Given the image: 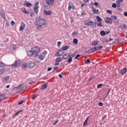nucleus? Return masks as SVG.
<instances>
[{
	"instance_id": "a878e982",
	"label": "nucleus",
	"mask_w": 127,
	"mask_h": 127,
	"mask_svg": "<svg viewBox=\"0 0 127 127\" xmlns=\"http://www.w3.org/2000/svg\"><path fill=\"white\" fill-rule=\"evenodd\" d=\"M11 50H15L16 49V46L15 45H12L10 46Z\"/></svg>"
},
{
	"instance_id": "5701e85b",
	"label": "nucleus",
	"mask_w": 127,
	"mask_h": 127,
	"mask_svg": "<svg viewBox=\"0 0 127 127\" xmlns=\"http://www.w3.org/2000/svg\"><path fill=\"white\" fill-rule=\"evenodd\" d=\"M47 88V83H44L41 88V90H44Z\"/></svg>"
},
{
	"instance_id": "473e14b6",
	"label": "nucleus",
	"mask_w": 127,
	"mask_h": 127,
	"mask_svg": "<svg viewBox=\"0 0 127 127\" xmlns=\"http://www.w3.org/2000/svg\"><path fill=\"white\" fill-rule=\"evenodd\" d=\"M22 87V84H20V85H19L17 87V89L18 90H19L20 91H22V88H21Z\"/></svg>"
},
{
	"instance_id": "9d476101",
	"label": "nucleus",
	"mask_w": 127,
	"mask_h": 127,
	"mask_svg": "<svg viewBox=\"0 0 127 127\" xmlns=\"http://www.w3.org/2000/svg\"><path fill=\"white\" fill-rule=\"evenodd\" d=\"M123 2H124V0H118L116 1V3L117 4V7H120L121 5L123 4Z\"/></svg>"
},
{
	"instance_id": "4be33fe9",
	"label": "nucleus",
	"mask_w": 127,
	"mask_h": 127,
	"mask_svg": "<svg viewBox=\"0 0 127 127\" xmlns=\"http://www.w3.org/2000/svg\"><path fill=\"white\" fill-rule=\"evenodd\" d=\"M27 66H28V64H27V63H24L22 65V69H26V68H27Z\"/></svg>"
},
{
	"instance_id": "aec40b11",
	"label": "nucleus",
	"mask_w": 127,
	"mask_h": 127,
	"mask_svg": "<svg viewBox=\"0 0 127 127\" xmlns=\"http://www.w3.org/2000/svg\"><path fill=\"white\" fill-rule=\"evenodd\" d=\"M31 3H30V2H24L23 5L24 6H27L28 7H29L30 6H31Z\"/></svg>"
},
{
	"instance_id": "58836bf2",
	"label": "nucleus",
	"mask_w": 127,
	"mask_h": 127,
	"mask_svg": "<svg viewBox=\"0 0 127 127\" xmlns=\"http://www.w3.org/2000/svg\"><path fill=\"white\" fill-rule=\"evenodd\" d=\"M4 72V68L0 69V74H1Z\"/></svg>"
},
{
	"instance_id": "1a4fd4ad",
	"label": "nucleus",
	"mask_w": 127,
	"mask_h": 127,
	"mask_svg": "<svg viewBox=\"0 0 127 127\" xmlns=\"http://www.w3.org/2000/svg\"><path fill=\"white\" fill-rule=\"evenodd\" d=\"M46 3L48 5H52L54 4V0H46Z\"/></svg>"
},
{
	"instance_id": "864d4df0",
	"label": "nucleus",
	"mask_w": 127,
	"mask_h": 127,
	"mask_svg": "<svg viewBox=\"0 0 127 127\" xmlns=\"http://www.w3.org/2000/svg\"><path fill=\"white\" fill-rule=\"evenodd\" d=\"M103 105H104L103 104L102 102H100L99 104H98V106H99V107H102V106H103Z\"/></svg>"
},
{
	"instance_id": "de8ad7c7",
	"label": "nucleus",
	"mask_w": 127,
	"mask_h": 127,
	"mask_svg": "<svg viewBox=\"0 0 127 127\" xmlns=\"http://www.w3.org/2000/svg\"><path fill=\"white\" fill-rule=\"evenodd\" d=\"M102 42H104V43H105V42L108 43V42H109V41H108V40H107V39H103Z\"/></svg>"
},
{
	"instance_id": "13d9d810",
	"label": "nucleus",
	"mask_w": 127,
	"mask_h": 127,
	"mask_svg": "<svg viewBox=\"0 0 127 127\" xmlns=\"http://www.w3.org/2000/svg\"><path fill=\"white\" fill-rule=\"evenodd\" d=\"M57 45L59 46V47H60V45H61V42H58L57 43Z\"/></svg>"
},
{
	"instance_id": "f03ea898",
	"label": "nucleus",
	"mask_w": 127,
	"mask_h": 127,
	"mask_svg": "<svg viewBox=\"0 0 127 127\" xmlns=\"http://www.w3.org/2000/svg\"><path fill=\"white\" fill-rule=\"evenodd\" d=\"M39 52H40V48L35 47L32 48L30 51H28L27 54L28 56H33V55H35V57H38Z\"/></svg>"
},
{
	"instance_id": "e433bc0d",
	"label": "nucleus",
	"mask_w": 127,
	"mask_h": 127,
	"mask_svg": "<svg viewBox=\"0 0 127 127\" xmlns=\"http://www.w3.org/2000/svg\"><path fill=\"white\" fill-rule=\"evenodd\" d=\"M100 23L97 24V26L98 27H102L103 26V24H102V22H99Z\"/></svg>"
},
{
	"instance_id": "5fc2aeb1",
	"label": "nucleus",
	"mask_w": 127,
	"mask_h": 127,
	"mask_svg": "<svg viewBox=\"0 0 127 127\" xmlns=\"http://www.w3.org/2000/svg\"><path fill=\"white\" fill-rule=\"evenodd\" d=\"M81 56L80 55H77L75 58H74V59H77L78 57H80Z\"/></svg>"
},
{
	"instance_id": "2f4dec72",
	"label": "nucleus",
	"mask_w": 127,
	"mask_h": 127,
	"mask_svg": "<svg viewBox=\"0 0 127 127\" xmlns=\"http://www.w3.org/2000/svg\"><path fill=\"white\" fill-rule=\"evenodd\" d=\"M112 7H113V8H116V7H118V5L117 3H113L112 5Z\"/></svg>"
},
{
	"instance_id": "3c124183",
	"label": "nucleus",
	"mask_w": 127,
	"mask_h": 127,
	"mask_svg": "<svg viewBox=\"0 0 127 127\" xmlns=\"http://www.w3.org/2000/svg\"><path fill=\"white\" fill-rule=\"evenodd\" d=\"M59 121L58 120H56L54 122V123H53V126H55V125H56V124H57V123H58Z\"/></svg>"
},
{
	"instance_id": "c03bdc74",
	"label": "nucleus",
	"mask_w": 127,
	"mask_h": 127,
	"mask_svg": "<svg viewBox=\"0 0 127 127\" xmlns=\"http://www.w3.org/2000/svg\"><path fill=\"white\" fill-rule=\"evenodd\" d=\"M103 86V84H99L97 85V88H101V87Z\"/></svg>"
},
{
	"instance_id": "20e7f679",
	"label": "nucleus",
	"mask_w": 127,
	"mask_h": 127,
	"mask_svg": "<svg viewBox=\"0 0 127 127\" xmlns=\"http://www.w3.org/2000/svg\"><path fill=\"white\" fill-rule=\"evenodd\" d=\"M85 24L86 25H92V26H96V22L94 23V22H93V21L90 20L89 21H88V22L86 21L85 22Z\"/></svg>"
},
{
	"instance_id": "680f3d73",
	"label": "nucleus",
	"mask_w": 127,
	"mask_h": 127,
	"mask_svg": "<svg viewBox=\"0 0 127 127\" xmlns=\"http://www.w3.org/2000/svg\"><path fill=\"white\" fill-rule=\"evenodd\" d=\"M23 101H21L18 104V105H21V104H23Z\"/></svg>"
},
{
	"instance_id": "338daca9",
	"label": "nucleus",
	"mask_w": 127,
	"mask_h": 127,
	"mask_svg": "<svg viewBox=\"0 0 127 127\" xmlns=\"http://www.w3.org/2000/svg\"><path fill=\"white\" fill-rule=\"evenodd\" d=\"M124 15H125V16H127V12H125L124 13Z\"/></svg>"
},
{
	"instance_id": "393cba45",
	"label": "nucleus",
	"mask_w": 127,
	"mask_h": 127,
	"mask_svg": "<svg viewBox=\"0 0 127 127\" xmlns=\"http://www.w3.org/2000/svg\"><path fill=\"white\" fill-rule=\"evenodd\" d=\"M39 7H36L35 6H34L33 7V9L35 11V12H36V13H37L38 12V8Z\"/></svg>"
},
{
	"instance_id": "bf43d9fd",
	"label": "nucleus",
	"mask_w": 127,
	"mask_h": 127,
	"mask_svg": "<svg viewBox=\"0 0 127 127\" xmlns=\"http://www.w3.org/2000/svg\"><path fill=\"white\" fill-rule=\"evenodd\" d=\"M11 24L12 25H14L15 24V22H14V21H11Z\"/></svg>"
},
{
	"instance_id": "0e129e2a",
	"label": "nucleus",
	"mask_w": 127,
	"mask_h": 127,
	"mask_svg": "<svg viewBox=\"0 0 127 127\" xmlns=\"http://www.w3.org/2000/svg\"><path fill=\"white\" fill-rule=\"evenodd\" d=\"M34 98H35V94H33L32 99L33 100H34Z\"/></svg>"
},
{
	"instance_id": "774afa93",
	"label": "nucleus",
	"mask_w": 127,
	"mask_h": 127,
	"mask_svg": "<svg viewBox=\"0 0 127 127\" xmlns=\"http://www.w3.org/2000/svg\"><path fill=\"white\" fill-rule=\"evenodd\" d=\"M83 6H85V4L84 3H82L81 5V7H83Z\"/></svg>"
},
{
	"instance_id": "052dcab7",
	"label": "nucleus",
	"mask_w": 127,
	"mask_h": 127,
	"mask_svg": "<svg viewBox=\"0 0 127 127\" xmlns=\"http://www.w3.org/2000/svg\"><path fill=\"white\" fill-rule=\"evenodd\" d=\"M82 15H86V12L82 11L81 12Z\"/></svg>"
},
{
	"instance_id": "ddd939ff",
	"label": "nucleus",
	"mask_w": 127,
	"mask_h": 127,
	"mask_svg": "<svg viewBox=\"0 0 127 127\" xmlns=\"http://www.w3.org/2000/svg\"><path fill=\"white\" fill-rule=\"evenodd\" d=\"M35 63H30L28 64V68L30 69H32V68H34L35 67Z\"/></svg>"
},
{
	"instance_id": "4468645a",
	"label": "nucleus",
	"mask_w": 127,
	"mask_h": 127,
	"mask_svg": "<svg viewBox=\"0 0 127 127\" xmlns=\"http://www.w3.org/2000/svg\"><path fill=\"white\" fill-rule=\"evenodd\" d=\"M105 21H106V22L107 23H110V24L113 23V21H112V19H111V18L110 17H106V18L105 19Z\"/></svg>"
},
{
	"instance_id": "a18cd8bd",
	"label": "nucleus",
	"mask_w": 127,
	"mask_h": 127,
	"mask_svg": "<svg viewBox=\"0 0 127 127\" xmlns=\"http://www.w3.org/2000/svg\"><path fill=\"white\" fill-rule=\"evenodd\" d=\"M38 4H39V2L37 1L35 2V5L34 6L39 7Z\"/></svg>"
},
{
	"instance_id": "cd10ccee",
	"label": "nucleus",
	"mask_w": 127,
	"mask_h": 127,
	"mask_svg": "<svg viewBox=\"0 0 127 127\" xmlns=\"http://www.w3.org/2000/svg\"><path fill=\"white\" fill-rule=\"evenodd\" d=\"M89 119V117H87L85 121H84V122L83 123V126L84 127H86V126H87V123H88V120Z\"/></svg>"
},
{
	"instance_id": "4d7b16f0",
	"label": "nucleus",
	"mask_w": 127,
	"mask_h": 127,
	"mask_svg": "<svg viewBox=\"0 0 127 127\" xmlns=\"http://www.w3.org/2000/svg\"><path fill=\"white\" fill-rule=\"evenodd\" d=\"M72 35H77V32L74 31L72 33Z\"/></svg>"
},
{
	"instance_id": "f704fd0d",
	"label": "nucleus",
	"mask_w": 127,
	"mask_h": 127,
	"mask_svg": "<svg viewBox=\"0 0 127 127\" xmlns=\"http://www.w3.org/2000/svg\"><path fill=\"white\" fill-rule=\"evenodd\" d=\"M102 48H104V46H99L97 48V50H101Z\"/></svg>"
},
{
	"instance_id": "4c0bfd02",
	"label": "nucleus",
	"mask_w": 127,
	"mask_h": 127,
	"mask_svg": "<svg viewBox=\"0 0 127 127\" xmlns=\"http://www.w3.org/2000/svg\"><path fill=\"white\" fill-rule=\"evenodd\" d=\"M101 35H106V32H105V31L102 30L100 32Z\"/></svg>"
},
{
	"instance_id": "a211bd4d",
	"label": "nucleus",
	"mask_w": 127,
	"mask_h": 127,
	"mask_svg": "<svg viewBox=\"0 0 127 127\" xmlns=\"http://www.w3.org/2000/svg\"><path fill=\"white\" fill-rule=\"evenodd\" d=\"M9 76H7L3 77L1 79V81H2V82H6V81H8V80H9Z\"/></svg>"
},
{
	"instance_id": "49530a36",
	"label": "nucleus",
	"mask_w": 127,
	"mask_h": 127,
	"mask_svg": "<svg viewBox=\"0 0 127 127\" xmlns=\"http://www.w3.org/2000/svg\"><path fill=\"white\" fill-rule=\"evenodd\" d=\"M75 56H76V53H73L70 56V57L72 58H73V57H75Z\"/></svg>"
},
{
	"instance_id": "c9c22d12",
	"label": "nucleus",
	"mask_w": 127,
	"mask_h": 127,
	"mask_svg": "<svg viewBox=\"0 0 127 127\" xmlns=\"http://www.w3.org/2000/svg\"><path fill=\"white\" fill-rule=\"evenodd\" d=\"M62 60V59L61 58H58L56 59V62H60Z\"/></svg>"
},
{
	"instance_id": "ea45409f",
	"label": "nucleus",
	"mask_w": 127,
	"mask_h": 127,
	"mask_svg": "<svg viewBox=\"0 0 127 127\" xmlns=\"http://www.w3.org/2000/svg\"><path fill=\"white\" fill-rule=\"evenodd\" d=\"M107 12L108 13H109V14H112L113 13V12L112 11V10H109V9L107 10Z\"/></svg>"
},
{
	"instance_id": "37998d69",
	"label": "nucleus",
	"mask_w": 127,
	"mask_h": 127,
	"mask_svg": "<svg viewBox=\"0 0 127 127\" xmlns=\"http://www.w3.org/2000/svg\"><path fill=\"white\" fill-rule=\"evenodd\" d=\"M90 62H91L90 60L87 59L86 61H85V64H88V63H90Z\"/></svg>"
},
{
	"instance_id": "6e6d98bb",
	"label": "nucleus",
	"mask_w": 127,
	"mask_h": 127,
	"mask_svg": "<svg viewBox=\"0 0 127 127\" xmlns=\"http://www.w3.org/2000/svg\"><path fill=\"white\" fill-rule=\"evenodd\" d=\"M5 26L6 27H8V22H6L5 23Z\"/></svg>"
},
{
	"instance_id": "7c9ffc66",
	"label": "nucleus",
	"mask_w": 127,
	"mask_h": 127,
	"mask_svg": "<svg viewBox=\"0 0 127 127\" xmlns=\"http://www.w3.org/2000/svg\"><path fill=\"white\" fill-rule=\"evenodd\" d=\"M0 14L4 18L5 17V15L4 14V12H3L2 11H0Z\"/></svg>"
},
{
	"instance_id": "b1692460",
	"label": "nucleus",
	"mask_w": 127,
	"mask_h": 127,
	"mask_svg": "<svg viewBox=\"0 0 127 127\" xmlns=\"http://www.w3.org/2000/svg\"><path fill=\"white\" fill-rule=\"evenodd\" d=\"M69 56H70V54H64L63 56V59H67V58H68L69 57Z\"/></svg>"
},
{
	"instance_id": "412c9836",
	"label": "nucleus",
	"mask_w": 127,
	"mask_h": 127,
	"mask_svg": "<svg viewBox=\"0 0 127 127\" xmlns=\"http://www.w3.org/2000/svg\"><path fill=\"white\" fill-rule=\"evenodd\" d=\"M127 67H125L122 70H121V73L122 74V75H124V74H126V73H127Z\"/></svg>"
},
{
	"instance_id": "6e6552de",
	"label": "nucleus",
	"mask_w": 127,
	"mask_h": 127,
	"mask_svg": "<svg viewBox=\"0 0 127 127\" xmlns=\"http://www.w3.org/2000/svg\"><path fill=\"white\" fill-rule=\"evenodd\" d=\"M71 8H72V9H75V5L73 4V3L70 2L68 4V10L70 11L71 10Z\"/></svg>"
},
{
	"instance_id": "9b49d317",
	"label": "nucleus",
	"mask_w": 127,
	"mask_h": 127,
	"mask_svg": "<svg viewBox=\"0 0 127 127\" xmlns=\"http://www.w3.org/2000/svg\"><path fill=\"white\" fill-rule=\"evenodd\" d=\"M96 51H98L97 50V47L91 48L88 50L89 53H94V52H96Z\"/></svg>"
},
{
	"instance_id": "603ef678",
	"label": "nucleus",
	"mask_w": 127,
	"mask_h": 127,
	"mask_svg": "<svg viewBox=\"0 0 127 127\" xmlns=\"http://www.w3.org/2000/svg\"><path fill=\"white\" fill-rule=\"evenodd\" d=\"M111 18H112V19H117V16H111Z\"/></svg>"
},
{
	"instance_id": "7ed1b4c3",
	"label": "nucleus",
	"mask_w": 127,
	"mask_h": 127,
	"mask_svg": "<svg viewBox=\"0 0 127 127\" xmlns=\"http://www.w3.org/2000/svg\"><path fill=\"white\" fill-rule=\"evenodd\" d=\"M11 67L13 68H18L20 66V62L18 60H16L14 62V64L10 65Z\"/></svg>"
},
{
	"instance_id": "f257e3e1",
	"label": "nucleus",
	"mask_w": 127,
	"mask_h": 127,
	"mask_svg": "<svg viewBox=\"0 0 127 127\" xmlns=\"http://www.w3.org/2000/svg\"><path fill=\"white\" fill-rule=\"evenodd\" d=\"M47 25V21L45 19H42L41 18H39L36 19L35 21V25L36 26V29L39 30V29H41L44 26Z\"/></svg>"
},
{
	"instance_id": "c85d7f7f",
	"label": "nucleus",
	"mask_w": 127,
	"mask_h": 127,
	"mask_svg": "<svg viewBox=\"0 0 127 127\" xmlns=\"http://www.w3.org/2000/svg\"><path fill=\"white\" fill-rule=\"evenodd\" d=\"M62 50H64V51H66L67 49H69V47L67 46H65L63 48H61Z\"/></svg>"
},
{
	"instance_id": "e2e57ef3",
	"label": "nucleus",
	"mask_w": 127,
	"mask_h": 127,
	"mask_svg": "<svg viewBox=\"0 0 127 127\" xmlns=\"http://www.w3.org/2000/svg\"><path fill=\"white\" fill-rule=\"evenodd\" d=\"M52 70V67H49L47 69L48 71H51Z\"/></svg>"
},
{
	"instance_id": "8fccbe9b",
	"label": "nucleus",
	"mask_w": 127,
	"mask_h": 127,
	"mask_svg": "<svg viewBox=\"0 0 127 127\" xmlns=\"http://www.w3.org/2000/svg\"><path fill=\"white\" fill-rule=\"evenodd\" d=\"M20 112H21V111L17 112L13 116L14 117H15V116H17V115H18V114H19V113H20Z\"/></svg>"
},
{
	"instance_id": "a19ab883",
	"label": "nucleus",
	"mask_w": 127,
	"mask_h": 127,
	"mask_svg": "<svg viewBox=\"0 0 127 127\" xmlns=\"http://www.w3.org/2000/svg\"><path fill=\"white\" fill-rule=\"evenodd\" d=\"M26 88H27V85H24L22 87V91H23V90H25V89H26Z\"/></svg>"
},
{
	"instance_id": "bb28decb",
	"label": "nucleus",
	"mask_w": 127,
	"mask_h": 127,
	"mask_svg": "<svg viewBox=\"0 0 127 127\" xmlns=\"http://www.w3.org/2000/svg\"><path fill=\"white\" fill-rule=\"evenodd\" d=\"M96 18L97 19L98 22H102V20H103V19L100 17V16H96Z\"/></svg>"
},
{
	"instance_id": "2eb2a0df",
	"label": "nucleus",
	"mask_w": 127,
	"mask_h": 127,
	"mask_svg": "<svg viewBox=\"0 0 127 127\" xmlns=\"http://www.w3.org/2000/svg\"><path fill=\"white\" fill-rule=\"evenodd\" d=\"M45 58V54L44 53H43L39 56L38 59H40V61H41L42 60H43Z\"/></svg>"
},
{
	"instance_id": "69168bd1",
	"label": "nucleus",
	"mask_w": 127,
	"mask_h": 127,
	"mask_svg": "<svg viewBox=\"0 0 127 127\" xmlns=\"http://www.w3.org/2000/svg\"><path fill=\"white\" fill-rule=\"evenodd\" d=\"M84 2H89V0H83Z\"/></svg>"
},
{
	"instance_id": "f8f14e48",
	"label": "nucleus",
	"mask_w": 127,
	"mask_h": 127,
	"mask_svg": "<svg viewBox=\"0 0 127 127\" xmlns=\"http://www.w3.org/2000/svg\"><path fill=\"white\" fill-rule=\"evenodd\" d=\"M63 53H64V52H63V50L61 49L57 53L56 56H62L63 55Z\"/></svg>"
},
{
	"instance_id": "c756f323",
	"label": "nucleus",
	"mask_w": 127,
	"mask_h": 127,
	"mask_svg": "<svg viewBox=\"0 0 127 127\" xmlns=\"http://www.w3.org/2000/svg\"><path fill=\"white\" fill-rule=\"evenodd\" d=\"M72 60H73V58H72L71 57H70V56H69V58H68V61H67V62H68V63H71V62H72Z\"/></svg>"
},
{
	"instance_id": "72a5a7b5",
	"label": "nucleus",
	"mask_w": 127,
	"mask_h": 127,
	"mask_svg": "<svg viewBox=\"0 0 127 127\" xmlns=\"http://www.w3.org/2000/svg\"><path fill=\"white\" fill-rule=\"evenodd\" d=\"M73 43H74V44H75V45H77V44H78V39H73Z\"/></svg>"
},
{
	"instance_id": "dca6fc26",
	"label": "nucleus",
	"mask_w": 127,
	"mask_h": 127,
	"mask_svg": "<svg viewBox=\"0 0 127 127\" xmlns=\"http://www.w3.org/2000/svg\"><path fill=\"white\" fill-rule=\"evenodd\" d=\"M20 9L21 11L23 12V13H25V14H29V12L27 10H26L25 8L21 7Z\"/></svg>"
},
{
	"instance_id": "39448f33",
	"label": "nucleus",
	"mask_w": 127,
	"mask_h": 127,
	"mask_svg": "<svg viewBox=\"0 0 127 127\" xmlns=\"http://www.w3.org/2000/svg\"><path fill=\"white\" fill-rule=\"evenodd\" d=\"M91 9L92 11L95 14H100V11H99V10L98 9H96L95 7L91 6Z\"/></svg>"
},
{
	"instance_id": "79ce46f5",
	"label": "nucleus",
	"mask_w": 127,
	"mask_h": 127,
	"mask_svg": "<svg viewBox=\"0 0 127 127\" xmlns=\"http://www.w3.org/2000/svg\"><path fill=\"white\" fill-rule=\"evenodd\" d=\"M4 64L2 62H0V67H3L4 66Z\"/></svg>"
},
{
	"instance_id": "6ab92c4d",
	"label": "nucleus",
	"mask_w": 127,
	"mask_h": 127,
	"mask_svg": "<svg viewBox=\"0 0 127 127\" xmlns=\"http://www.w3.org/2000/svg\"><path fill=\"white\" fill-rule=\"evenodd\" d=\"M120 28H121V29H126V28L127 27V25H126V24L122 23L120 24Z\"/></svg>"
},
{
	"instance_id": "0eeeda50",
	"label": "nucleus",
	"mask_w": 127,
	"mask_h": 127,
	"mask_svg": "<svg viewBox=\"0 0 127 127\" xmlns=\"http://www.w3.org/2000/svg\"><path fill=\"white\" fill-rule=\"evenodd\" d=\"M24 28H25V23H24L23 22H22L19 27V31H23V29H24Z\"/></svg>"
},
{
	"instance_id": "09e8293b",
	"label": "nucleus",
	"mask_w": 127,
	"mask_h": 127,
	"mask_svg": "<svg viewBox=\"0 0 127 127\" xmlns=\"http://www.w3.org/2000/svg\"><path fill=\"white\" fill-rule=\"evenodd\" d=\"M94 5H95V6H99V3L97 2H95L94 3Z\"/></svg>"
},
{
	"instance_id": "f3484780",
	"label": "nucleus",
	"mask_w": 127,
	"mask_h": 127,
	"mask_svg": "<svg viewBox=\"0 0 127 127\" xmlns=\"http://www.w3.org/2000/svg\"><path fill=\"white\" fill-rule=\"evenodd\" d=\"M99 43V42L98 40H95L91 43V45H92V46H97V45H98Z\"/></svg>"
},
{
	"instance_id": "423d86ee",
	"label": "nucleus",
	"mask_w": 127,
	"mask_h": 127,
	"mask_svg": "<svg viewBox=\"0 0 127 127\" xmlns=\"http://www.w3.org/2000/svg\"><path fill=\"white\" fill-rule=\"evenodd\" d=\"M43 13L45 15H51L53 12L52 10H43Z\"/></svg>"
}]
</instances>
